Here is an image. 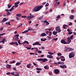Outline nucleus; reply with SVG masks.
<instances>
[{"label": "nucleus", "mask_w": 76, "mask_h": 76, "mask_svg": "<svg viewBox=\"0 0 76 76\" xmlns=\"http://www.w3.org/2000/svg\"><path fill=\"white\" fill-rule=\"evenodd\" d=\"M21 18H26V16H23L21 17Z\"/></svg>", "instance_id": "43"}, {"label": "nucleus", "mask_w": 76, "mask_h": 76, "mask_svg": "<svg viewBox=\"0 0 76 76\" xmlns=\"http://www.w3.org/2000/svg\"><path fill=\"white\" fill-rule=\"evenodd\" d=\"M65 27H68V26H67V25H64L63 26V28L64 29H66V28H65Z\"/></svg>", "instance_id": "22"}, {"label": "nucleus", "mask_w": 76, "mask_h": 76, "mask_svg": "<svg viewBox=\"0 0 76 76\" xmlns=\"http://www.w3.org/2000/svg\"><path fill=\"white\" fill-rule=\"evenodd\" d=\"M27 31H32V28H28V30Z\"/></svg>", "instance_id": "64"}, {"label": "nucleus", "mask_w": 76, "mask_h": 76, "mask_svg": "<svg viewBox=\"0 0 76 76\" xmlns=\"http://www.w3.org/2000/svg\"><path fill=\"white\" fill-rule=\"evenodd\" d=\"M28 32V31L26 30V31H25L23 32H22V34H25L26 33Z\"/></svg>", "instance_id": "28"}, {"label": "nucleus", "mask_w": 76, "mask_h": 76, "mask_svg": "<svg viewBox=\"0 0 76 76\" xmlns=\"http://www.w3.org/2000/svg\"><path fill=\"white\" fill-rule=\"evenodd\" d=\"M15 44V42H11L10 43V45H12V44Z\"/></svg>", "instance_id": "44"}, {"label": "nucleus", "mask_w": 76, "mask_h": 76, "mask_svg": "<svg viewBox=\"0 0 76 76\" xmlns=\"http://www.w3.org/2000/svg\"><path fill=\"white\" fill-rule=\"evenodd\" d=\"M41 45V44H40L39 42H36L33 44V45Z\"/></svg>", "instance_id": "5"}, {"label": "nucleus", "mask_w": 76, "mask_h": 76, "mask_svg": "<svg viewBox=\"0 0 76 76\" xmlns=\"http://www.w3.org/2000/svg\"><path fill=\"white\" fill-rule=\"evenodd\" d=\"M30 55H32L33 54L34 55L35 54V53H30Z\"/></svg>", "instance_id": "59"}, {"label": "nucleus", "mask_w": 76, "mask_h": 76, "mask_svg": "<svg viewBox=\"0 0 76 76\" xmlns=\"http://www.w3.org/2000/svg\"><path fill=\"white\" fill-rule=\"evenodd\" d=\"M29 15H30L29 16H28L27 17V19L28 20H29L30 19H31L32 18L34 17V15H32V14L31 13H30Z\"/></svg>", "instance_id": "3"}, {"label": "nucleus", "mask_w": 76, "mask_h": 76, "mask_svg": "<svg viewBox=\"0 0 76 76\" xmlns=\"http://www.w3.org/2000/svg\"><path fill=\"white\" fill-rule=\"evenodd\" d=\"M34 48L36 49L37 51H38V49L37 48Z\"/></svg>", "instance_id": "50"}, {"label": "nucleus", "mask_w": 76, "mask_h": 76, "mask_svg": "<svg viewBox=\"0 0 76 76\" xmlns=\"http://www.w3.org/2000/svg\"><path fill=\"white\" fill-rule=\"evenodd\" d=\"M38 53H42V51L40 50H39L38 51Z\"/></svg>", "instance_id": "55"}, {"label": "nucleus", "mask_w": 76, "mask_h": 76, "mask_svg": "<svg viewBox=\"0 0 76 76\" xmlns=\"http://www.w3.org/2000/svg\"><path fill=\"white\" fill-rule=\"evenodd\" d=\"M20 40H19L18 41V43L19 44H20V45H22V44L20 43Z\"/></svg>", "instance_id": "30"}, {"label": "nucleus", "mask_w": 76, "mask_h": 76, "mask_svg": "<svg viewBox=\"0 0 76 76\" xmlns=\"http://www.w3.org/2000/svg\"><path fill=\"white\" fill-rule=\"evenodd\" d=\"M60 58L61 59V61H64L65 60L64 57L63 56H61L60 57Z\"/></svg>", "instance_id": "8"}, {"label": "nucleus", "mask_w": 76, "mask_h": 76, "mask_svg": "<svg viewBox=\"0 0 76 76\" xmlns=\"http://www.w3.org/2000/svg\"><path fill=\"white\" fill-rule=\"evenodd\" d=\"M49 6V3H47L46 5H45V7L48 6Z\"/></svg>", "instance_id": "41"}, {"label": "nucleus", "mask_w": 76, "mask_h": 76, "mask_svg": "<svg viewBox=\"0 0 76 76\" xmlns=\"http://www.w3.org/2000/svg\"><path fill=\"white\" fill-rule=\"evenodd\" d=\"M60 67L61 68H62V69H64V68H66L67 66H66V65H60Z\"/></svg>", "instance_id": "11"}, {"label": "nucleus", "mask_w": 76, "mask_h": 76, "mask_svg": "<svg viewBox=\"0 0 76 76\" xmlns=\"http://www.w3.org/2000/svg\"><path fill=\"white\" fill-rule=\"evenodd\" d=\"M54 64H56V65H58V63L57 62H55L54 63Z\"/></svg>", "instance_id": "61"}, {"label": "nucleus", "mask_w": 76, "mask_h": 76, "mask_svg": "<svg viewBox=\"0 0 76 76\" xmlns=\"http://www.w3.org/2000/svg\"><path fill=\"white\" fill-rule=\"evenodd\" d=\"M10 74H11V73L10 72H8L7 73V75H10Z\"/></svg>", "instance_id": "52"}, {"label": "nucleus", "mask_w": 76, "mask_h": 76, "mask_svg": "<svg viewBox=\"0 0 76 76\" xmlns=\"http://www.w3.org/2000/svg\"><path fill=\"white\" fill-rule=\"evenodd\" d=\"M43 7V6H39V5H38L33 9V11L35 12H38V11H39Z\"/></svg>", "instance_id": "1"}, {"label": "nucleus", "mask_w": 76, "mask_h": 76, "mask_svg": "<svg viewBox=\"0 0 76 76\" xmlns=\"http://www.w3.org/2000/svg\"><path fill=\"white\" fill-rule=\"evenodd\" d=\"M55 73H56V74H57V73H58V72H59V71L58 70V69H55Z\"/></svg>", "instance_id": "18"}, {"label": "nucleus", "mask_w": 76, "mask_h": 76, "mask_svg": "<svg viewBox=\"0 0 76 76\" xmlns=\"http://www.w3.org/2000/svg\"><path fill=\"white\" fill-rule=\"evenodd\" d=\"M7 16H9L11 15V13H10V12H9L7 13Z\"/></svg>", "instance_id": "31"}, {"label": "nucleus", "mask_w": 76, "mask_h": 76, "mask_svg": "<svg viewBox=\"0 0 76 76\" xmlns=\"http://www.w3.org/2000/svg\"><path fill=\"white\" fill-rule=\"evenodd\" d=\"M46 40H47V39L45 38L44 39H41V41H45Z\"/></svg>", "instance_id": "26"}, {"label": "nucleus", "mask_w": 76, "mask_h": 76, "mask_svg": "<svg viewBox=\"0 0 76 76\" xmlns=\"http://www.w3.org/2000/svg\"><path fill=\"white\" fill-rule=\"evenodd\" d=\"M58 64H62V63H61V62H58Z\"/></svg>", "instance_id": "51"}, {"label": "nucleus", "mask_w": 76, "mask_h": 76, "mask_svg": "<svg viewBox=\"0 0 76 76\" xmlns=\"http://www.w3.org/2000/svg\"><path fill=\"white\" fill-rule=\"evenodd\" d=\"M48 61V59L46 58H44L42 60V62H45V61Z\"/></svg>", "instance_id": "14"}, {"label": "nucleus", "mask_w": 76, "mask_h": 76, "mask_svg": "<svg viewBox=\"0 0 76 76\" xmlns=\"http://www.w3.org/2000/svg\"><path fill=\"white\" fill-rule=\"evenodd\" d=\"M67 31L68 32H71V30H70L69 29V28H68L67 29Z\"/></svg>", "instance_id": "42"}, {"label": "nucleus", "mask_w": 76, "mask_h": 76, "mask_svg": "<svg viewBox=\"0 0 76 76\" xmlns=\"http://www.w3.org/2000/svg\"><path fill=\"white\" fill-rule=\"evenodd\" d=\"M44 56V55H42L40 56V57H43Z\"/></svg>", "instance_id": "54"}, {"label": "nucleus", "mask_w": 76, "mask_h": 76, "mask_svg": "<svg viewBox=\"0 0 76 76\" xmlns=\"http://www.w3.org/2000/svg\"><path fill=\"white\" fill-rule=\"evenodd\" d=\"M42 18H43V16H41L39 17V20H41L42 19Z\"/></svg>", "instance_id": "33"}, {"label": "nucleus", "mask_w": 76, "mask_h": 76, "mask_svg": "<svg viewBox=\"0 0 76 76\" xmlns=\"http://www.w3.org/2000/svg\"><path fill=\"white\" fill-rule=\"evenodd\" d=\"M61 42L64 44H67V42H66L64 39H62L61 41Z\"/></svg>", "instance_id": "7"}, {"label": "nucleus", "mask_w": 76, "mask_h": 76, "mask_svg": "<svg viewBox=\"0 0 76 76\" xmlns=\"http://www.w3.org/2000/svg\"><path fill=\"white\" fill-rule=\"evenodd\" d=\"M74 17V16L73 15H72L70 16V18L71 19H73V18Z\"/></svg>", "instance_id": "35"}, {"label": "nucleus", "mask_w": 76, "mask_h": 76, "mask_svg": "<svg viewBox=\"0 0 76 76\" xmlns=\"http://www.w3.org/2000/svg\"><path fill=\"white\" fill-rule=\"evenodd\" d=\"M15 73V72H12L11 73V75H13V76H14V75H15L14 74Z\"/></svg>", "instance_id": "48"}, {"label": "nucleus", "mask_w": 76, "mask_h": 76, "mask_svg": "<svg viewBox=\"0 0 76 76\" xmlns=\"http://www.w3.org/2000/svg\"><path fill=\"white\" fill-rule=\"evenodd\" d=\"M13 70H16V68H15V67H14L13 68Z\"/></svg>", "instance_id": "62"}, {"label": "nucleus", "mask_w": 76, "mask_h": 76, "mask_svg": "<svg viewBox=\"0 0 76 76\" xmlns=\"http://www.w3.org/2000/svg\"><path fill=\"white\" fill-rule=\"evenodd\" d=\"M44 68L45 69H48V67L46 66H45L44 67Z\"/></svg>", "instance_id": "40"}, {"label": "nucleus", "mask_w": 76, "mask_h": 76, "mask_svg": "<svg viewBox=\"0 0 76 76\" xmlns=\"http://www.w3.org/2000/svg\"><path fill=\"white\" fill-rule=\"evenodd\" d=\"M31 66H32L31 64H29L27 65V68H30L31 67Z\"/></svg>", "instance_id": "17"}, {"label": "nucleus", "mask_w": 76, "mask_h": 76, "mask_svg": "<svg viewBox=\"0 0 76 76\" xmlns=\"http://www.w3.org/2000/svg\"><path fill=\"white\" fill-rule=\"evenodd\" d=\"M56 31H57V32H58V33L60 32L61 31V29H60V27L58 26H57L56 28Z\"/></svg>", "instance_id": "4"}, {"label": "nucleus", "mask_w": 76, "mask_h": 76, "mask_svg": "<svg viewBox=\"0 0 76 76\" xmlns=\"http://www.w3.org/2000/svg\"><path fill=\"white\" fill-rule=\"evenodd\" d=\"M47 57L49 58H53V56L51 55H48L47 56Z\"/></svg>", "instance_id": "10"}, {"label": "nucleus", "mask_w": 76, "mask_h": 76, "mask_svg": "<svg viewBox=\"0 0 76 76\" xmlns=\"http://www.w3.org/2000/svg\"><path fill=\"white\" fill-rule=\"evenodd\" d=\"M57 55L58 56H61L62 55V54L61 53H58Z\"/></svg>", "instance_id": "29"}, {"label": "nucleus", "mask_w": 76, "mask_h": 76, "mask_svg": "<svg viewBox=\"0 0 76 76\" xmlns=\"http://www.w3.org/2000/svg\"><path fill=\"white\" fill-rule=\"evenodd\" d=\"M7 69H10L11 67V65H10L7 64L6 66Z\"/></svg>", "instance_id": "13"}, {"label": "nucleus", "mask_w": 76, "mask_h": 76, "mask_svg": "<svg viewBox=\"0 0 76 76\" xmlns=\"http://www.w3.org/2000/svg\"><path fill=\"white\" fill-rule=\"evenodd\" d=\"M40 35L42 36V37H45V36H47V34L45 33H43L42 34Z\"/></svg>", "instance_id": "15"}, {"label": "nucleus", "mask_w": 76, "mask_h": 76, "mask_svg": "<svg viewBox=\"0 0 76 76\" xmlns=\"http://www.w3.org/2000/svg\"><path fill=\"white\" fill-rule=\"evenodd\" d=\"M68 49L69 51H73L74 50V49H72V48H69Z\"/></svg>", "instance_id": "24"}, {"label": "nucleus", "mask_w": 76, "mask_h": 76, "mask_svg": "<svg viewBox=\"0 0 76 76\" xmlns=\"http://www.w3.org/2000/svg\"><path fill=\"white\" fill-rule=\"evenodd\" d=\"M56 18H57L58 19H59V18H60V16L58 15V16Z\"/></svg>", "instance_id": "53"}, {"label": "nucleus", "mask_w": 76, "mask_h": 76, "mask_svg": "<svg viewBox=\"0 0 76 76\" xmlns=\"http://www.w3.org/2000/svg\"><path fill=\"white\" fill-rule=\"evenodd\" d=\"M14 41H17L19 40V37H14Z\"/></svg>", "instance_id": "16"}, {"label": "nucleus", "mask_w": 76, "mask_h": 76, "mask_svg": "<svg viewBox=\"0 0 76 76\" xmlns=\"http://www.w3.org/2000/svg\"><path fill=\"white\" fill-rule=\"evenodd\" d=\"M5 11H6V12H9V9H6L5 10Z\"/></svg>", "instance_id": "49"}, {"label": "nucleus", "mask_w": 76, "mask_h": 76, "mask_svg": "<svg viewBox=\"0 0 76 76\" xmlns=\"http://www.w3.org/2000/svg\"><path fill=\"white\" fill-rule=\"evenodd\" d=\"M67 41L66 42L67 44H70V42H71V39H70V37H68V38H67Z\"/></svg>", "instance_id": "6"}, {"label": "nucleus", "mask_w": 76, "mask_h": 76, "mask_svg": "<svg viewBox=\"0 0 76 76\" xmlns=\"http://www.w3.org/2000/svg\"><path fill=\"white\" fill-rule=\"evenodd\" d=\"M36 69V70H42V69L40 68H37Z\"/></svg>", "instance_id": "38"}, {"label": "nucleus", "mask_w": 76, "mask_h": 76, "mask_svg": "<svg viewBox=\"0 0 76 76\" xmlns=\"http://www.w3.org/2000/svg\"><path fill=\"white\" fill-rule=\"evenodd\" d=\"M73 33L72 32H69L68 33V35H70V34H72Z\"/></svg>", "instance_id": "47"}, {"label": "nucleus", "mask_w": 76, "mask_h": 76, "mask_svg": "<svg viewBox=\"0 0 76 76\" xmlns=\"http://www.w3.org/2000/svg\"><path fill=\"white\" fill-rule=\"evenodd\" d=\"M21 64V63L17 62L16 63L15 66H19V65H20Z\"/></svg>", "instance_id": "23"}, {"label": "nucleus", "mask_w": 76, "mask_h": 76, "mask_svg": "<svg viewBox=\"0 0 76 76\" xmlns=\"http://www.w3.org/2000/svg\"><path fill=\"white\" fill-rule=\"evenodd\" d=\"M14 75L15 76H19V74H14Z\"/></svg>", "instance_id": "60"}, {"label": "nucleus", "mask_w": 76, "mask_h": 76, "mask_svg": "<svg viewBox=\"0 0 76 76\" xmlns=\"http://www.w3.org/2000/svg\"><path fill=\"white\" fill-rule=\"evenodd\" d=\"M25 44H29V42L28 41H25L24 42Z\"/></svg>", "instance_id": "39"}, {"label": "nucleus", "mask_w": 76, "mask_h": 76, "mask_svg": "<svg viewBox=\"0 0 76 76\" xmlns=\"http://www.w3.org/2000/svg\"><path fill=\"white\" fill-rule=\"evenodd\" d=\"M19 34H16L15 35L14 37H19Z\"/></svg>", "instance_id": "46"}, {"label": "nucleus", "mask_w": 76, "mask_h": 76, "mask_svg": "<svg viewBox=\"0 0 76 76\" xmlns=\"http://www.w3.org/2000/svg\"><path fill=\"white\" fill-rule=\"evenodd\" d=\"M22 25V24L19 25L18 26H17V28H19L20 26H21Z\"/></svg>", "instance_id": "58"}, {"label": "nucleus", "mask_w": 76, "mask_h": 76, "mask_svg": "<svg viewBox=\"0 0 76 76\" xmlns=\"http://www.w3.org/2000/svg\"><path fill=\"white\" fill-rule=\"evenodd\" d=\"M43 60V58H39L37 59V60L38 61H42V60Z\"/></svg>", "instance_id": "27"}, {"label": "nucleus", "mask_w": 76, "mask_h": 76, "mask_svg": "<svg viewBox=\"0 0 76 76\" xmlns=\"http://www.w3.org/2000/svg\"><path fill=\"white\" fill-rule=\"evenodd\" d=\"M75 56V53L73 52L72 53H70L69 54V58H71L74 57Z\"/></svg>", "instance_id": "2"}, {"label": "nucleus", "mask_w": 76, "mask_h": 76, "mask_svg": "<svg viewBox=\"0 0 76 76\" xmlns=\"http://www.w3.org/2000/svg\"><path fill=\"white\" fill-rule=\"evenodd\" d=\"M48 54H50V55H53V54H54L53 53L50 52H48Z\"/></svg>", "instance_id": "36"}, {"label": "nucleus", "mask_w": 76, "mask_h": 76, "mask_svg": "<svg viewBox=\"0 0 76 76\" xmlns=\"http://www.w3.org/2000/svg\"><path fill=\"white\" fill-rule=\"evenodd\" d=\"M26 48H27V49H28V50H31V48H28V47H26Z\"/></svg>", "instance_id": "45"}, {"label": "nucleus", "mask_w": 76, "mask_h": 76, "mask_svg": "<svg viewBox=\"0 0 76 76\" xmlns=\"http://www.w3.org/2000/svg\"><path fill=\"white\" fill-rule=\"evenodd\" d=\"M8 8H10V7H11V6H12V5H9L8 4Z\"/></svg>", "instance_id": "56"}, {"label": "nucleus", "mask_w": 76, "mask_h": 76, "mask_svg": "<svg viewBox=\"0 0 76 76\" xmlns=\"http://www.w3.org/2000/svg\"><path fill=\"white\" fill-rule=\"evenodd\" d=\"M15 61H10V64H13V63H15Z\"/></svg>", "instance_id": "32"}, {"label": "nucleus", "mask_w": 76, "mask_h": 76, "mask_svg": "<svg viewBox=\"0 0 76 76\" xmlns=\"http://www.w3.org/2000/svg\"><path fill=\"white\" fill-rule=\"evenodd\" d=\"M45 23L46 24V25H49V24H50L49 23H48V21H47V20H45Z\"/></svg>", "instance_id": "20"}, {"label": "nucleus", "mask_w": 76, "mask_h": 76, "mask_svg": "<svg viewBox=\"0 0 76 76\" xmlns=\"http://www.w3.org/2000/svg\"><path fill=\"white\" fill-rule=\"evenodd\" d=\"M14 44H15L16 45H18L19 44H18V42H15Z\"/></svg>", "instance_id": "57"}, {"label": "nucleus", "mask_w": 76, "mask_h": 76, "mask_svg": "<svg viewBox=\"0 0 76 76\" xmlns=\"http://www.w3.org/2000/svg\"><path fill=\"white\" fill-rule=\"evenodd\" d=\"M49 32L50 34L49 35V36L50 37L51 35V34H52V32L51 31H46V32H45L46 34H47V35H48V33Z\"/></svg>", "instance_id": "9"}, {"label": "nucleus", "mask_w": 76, "mask_h": 76, "mask_svg": "<svg viewBox=\"0 0 76 76\" xmlns=\"http://www.w3.org/2000/svg\"><path fill=\"white\" fill-rule=\"evenodd\" d=\"M16 16L18 17H20V16H22V15H21L20 14H18L16 15Z\"/></svg>", "instance_id": "25"}, {"label": "nucleus", "mask_w": 76, "mask_h": 76, "mask_svg": "<svg viewBox=\"0 0 76 76\" xmlns=\"http://www.w3.org/2000/svg\"><path fill=\"white\" fill-rule=\"evenodd\" d=\"M5 41V39H4L2 41H0V43H1V42H2L3 44H4Z\"/></svg>", "instance_id": "21"}, {"label": "nucleus", "mask_w": 76, "mask_h": 76, "mask_svg": "<svg viewBox=\"0 0 76 76\" xmlns=\"http://www.w3.org/2000/svg\"><path fill=\"white\" fill-rule=\"evenodd\" d=\"M20 3V1H19L16 3H15L14 4H19Z\"/></svg>", "instance_id": "34"}, {"label": "nucleus", "mask_w": 76, "mask_h": 76, "mask_svg": "<svg viewBox=\"0 0 76 76\" xmlns=\"http://www.w3.org/2000/svg\"><path fill=\"white\" fill-rule=\"evenodd\" d=\"M8 20V19H6L5 18H4L2 21L1 22V23H3V22H6V21H7Z\"/></svg>", "instance_id": "12"}, {"label": "nucleus", "mask_w": 76, "mask_h": 76, "mask_svg": "<svg viewBox=\"0 0 76 76\" xmlns=\"http://www.w3.org/2000/svg\"><path fill=\"white\" fill-rule=\"evenodd\" d=\"M70 37V39H73V35H72Z\"/></svg>", "instance_id": "37"}, {"label": "nucleus", "mask_w": 76, "mask_h": 76, "mask_svg": "<svg viewBox=\"0 0 76 76\" xmlns=\"http://www.w3.org/2000/svg\"><path fill=\"white\" fill-rule=\"evenodd\" d=\"M57 33H58V32H57V31L55 32V31H54L53 32V35H56V34H57Z\"/></svg>", "instance_id": "19"}, {"label": "nucleus", "mask_w": 76, "mask_h": 76, "mask_svg": "<svg viewBox=\"0 0 76 76\" xmlns=\"http://www.w3.org/2000/svg\"><path fill=\"white\" fill-rule=\"evenodd\" d=\"M18 7V5L17 4H15V7L16 8L17 7Z\"/></svg>", "instance_id": "63"}]
</instances>
